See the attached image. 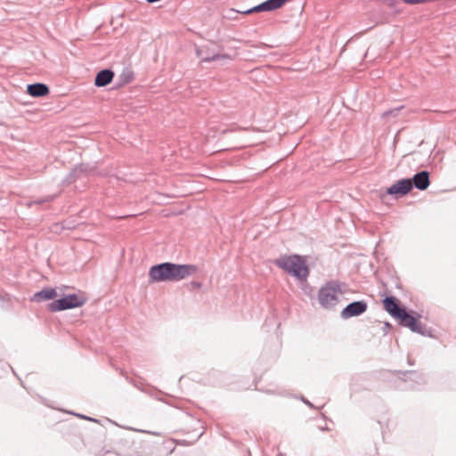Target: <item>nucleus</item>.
Here are the masks:
<instances>
[{
  "label": "nucleus",
  "instance_id": "9b49d317",
  "mask_svg": "<svg viewBox=\"0 0 456 456\" xmlns=\"http://www.w3.org/2000/svg\"><path fill=\"white\" fill-rule=\"evenodd\" d=\"M412 184L415 185V187L419 190H426L429 184H430V181H429V174L428 171H421L418 174H416L412 180Z\"/></svg>",
  "mask_w": 456,
  "mask_h": 456
},
{
  "label": "nucleus",
  "instance_id": "20e7f679",
  "mask_svg": "<svg viewBox=\"0 0 456 456\" xmlns=\"http://www.w3.org/2000/svg\"><path fill=\"white\" fill-rule=\"evenodd\" d=\"M86 302L84 297L72 294L68 295L61 299L55 300L49 305V309L52 312H58L66 309H71L83 305Z\"/></svg>",
  "mask_w": 456,
  "mask_h": 456
},
{
  "label": "nucleus",
  "instance_id": "f03ea898",
  "mask_svg": "<svg viewBox=\"0 0 456 456\" xmlns=\"http://www.w3.org/2000/svg\"><path fill=\"white\" fill-rule=\"evenodd\" d=\"M274 264L300 281H305L309 275L305 260L300 256H283L277 258Z\"/></svg>",
  "mask_w": 456,
  "mask_h": 456
},
{
  "label": "nucleus",
  "instance_id": "dca6fc26",
  "mask_svg": "<svg viewBox=\"0 0 456 456\" xmlns=\"http://www.w3.org/2000/svg\"><path fill=\"white\" fill-rule=\"evenodd\" d=\"M191 286L193 288L199 289V288H200L201 284L200 282H195L194 281V282H191Z\"/></svg>",
  "mask_w": 456,
  "mask_h": 456
},
{
  "label": "nucleus",
  "instance_id": "2eb2a0df",
  "mask_svg": "<svg viewBox=\"0 0 456 456\" xmlns=\"http://www.w3.org/2000/svg\"><path fill=\"white\" fill-rule=\"evenodd\" d=\"M27 93L33 97H41L48 94L49 87H27Z\"/></svg>",
  "mask_w": 456,
  "mask_h": 456
},
{
  "label": "nucleus",
  "instance_id": "1a4fd4ad",
  "mask_svg": "<svg viewBox=\"0 0 456 456\" xmlns=\"http://www.w3.org/2000/svg\"><path fill=\"white\" fill-rule=\"evenodd\" d=\"M383 306L384 309L396 320L401 317L402 314L405 310L399 306L397 300L393 297H386L383 300Z\"/></svg>",
  "mask_w": 456,
  "mask_h": 456
},
{
  "label": "nucleus",
  "instance_id": "9d476101",
  "mask_svg": "<svg viewBox=\"0 0 456 456\" xmlns=\"http://www.w3.org/2000/svg\"><path fill=\"white\" fill-rule=\"evenodd\" d=\"M276 6L274 4V3L273 2V0H267L255 7H252L250 9H248V10H244V11H236L234 9H231L229 11L230 13H242V14H250V13H253V12H270V11H273V10H276Z\"/></svg>",
  "mask_w": 456,
  "mask_h": 456
},
{
  "label": "nucleus",
  "instance_id": "0eeeda50",
  "mask_svg": "<svg viewBox=\"0 0 456 456\" xmlns=\"http://www.w3.org/2000/svg\"><path fill=\"white\" fill-rule=\"evenodd\" d=\"M412 189V182L411 179H402L397 181L392 186H390L387 192L390 195H395L396 197H402L406 195Z\"/></svg>",
  "mask_w": 456,
  "mask_h": 456
},
{
  "label": "nucleus",
  "instance_id": "f8f14e48",
  "mask_svg": "<svg viewBox=\"0 0 456 456\" xmlns=\"http://www.w3.org/2000/svg\"><path fill=\"white\" fill-rule=\"evenodd\" d=\"M114 72L110 69H102L95 77L94 86H107L111 83Z\"/></svg>",
  "mask_w": 456,
  "mask_h": 456
},
{
  "label": "nucleus",
  "instance_id": "423d86ee",
  "mask_svg": "<svg viewBox=\"0 0 456 456\" xmlns=\"http://www.w3.org/2000/svg\"><path fill=\"white\" fill-rule=\"evenodd\" d=\"M419 318L420 315L418 314L417 316H414L404 310L397 321L401 325L408 327L413 332L423 333L424 327L420 322Z\"/></svg>",
  "mask_w": 456,
  "mask_h": 456
},
{
  "label": "nucleus",
  "instance_id": "6e6552de",
  "mask_svg": "<svg viewBox=\"0 0 456 456\" xmlns=\"http://www.w3.org/2000/svg\"><path fill=\"white\" fill-rule=\"evenodd\" d=\"M367 309V305L362 301H357L349 304L341 312V316L344 319H347L353 316H357L364 313Z\"/></svg>",
  "mask_w": 456,
  "mask_h": 456
},
{
  "label": "nucleus",
  "instance_id": "39448f33",
  "mask_svg": "<svg viewBox=\"0 0 456 456\" xmlns=\"http://www.w3.org/2000/svg\"><path fill=\"white\" fill-rule=\"evenodd\" d=\"M196 54L202 61H217L220 65H224L232 60L229 54L210 53L208 47L196 48Z\"/></svg>",
  "mask_w": 456,
  "mask_h": 456
},
{
  "label": "nucleus",
  "instance_id": "f3484780",
  "mask_svg": "<svg viewBox=\"0 0 456 456\" xmlns=\"http://www.w3.org/2000/svg\"><path fill=\"white\" fill-rule=\"evenodd\" d=\"M27 86H45V84H43V83L36 82V83H30V84H28Z\"/></svg>",
  "mask_w": 456,
  "mask_h": 456
},
{
  "label": "nucleus",
  "instance_id": "a211bd4d",
  "mask_svg": "<svg viewBox=\"0 0 456 456\" xmlns=\"http://www.w3.org/2000/svg\"><path fill=\"white\" fill-rule=\"evenodd\" d=\"M109 453H110V454H113V455L117 456V454H116V453H114V452H109V451L103 452H102V453H101L99 456H106V455H107V454H109Z\"/></svg>",
  "mask_w": 456,
  "mask_h": 456
},
{
  "label": "nucleus",
  "instance_id": "7ed1b4c3",
  "mask_svg": "<svg viewBox=\"0 0 456 456\" xmlns=\"http://www.w3.org/2000/svg\"><path fill=\"white\" fill-rule=\"evenodd\" d=\"M343 291L335 281L327 282L318 292V299L322 307L326 309L334 308L339 302Z\"/></svg>",
  "mask_w": 456,
  "mask_h": 456
},
{
  "label": "nucleus",
  "instance_id": "ddd939ff",
  "mask_svg": "<svg viewBox=\"0 0 456 456\" xmlns=\"http://www.w3.org/2000/svg\"><path fill=\"white\" fill-rule=\"evenodd\" d=\"M57 293L54 289L47 288L44 289L41 291L34 294L31 300L35 302H41L45 300L53 299L56 297Z\"/></svg>",
  "mask_w": 456,
  "mask_h": 456
},
{
  "label": "nucleus",
  "instance_id": "f257e3e1",
  "mask_svg": "<svg viewBox=\"0 0 456 456\" xmlns=\"http://www.w3.org/2000/svg\"><path fill=\"white\" fill-rule=\"evenodd\" d=\"M197 271V266L193 265L163 263L152 266L149 271V277L152 282L178 281L194 274Z\"/></svg>",
  "mask_w": 456,
  "mask_h": 456
},
{
  "label": "nucleus",
  "instance_id": "4468645a",
  "mask_svg": "<svg viewBox=\"0 0 456 456\" xmlns=\"http://www.w3.org/2000/svg\"><path fill=\"white\" fill-rule=\"evenodd\" d=\"M118 86H126L127 84L134 82V73L131 68H124L121 73L118 75Z\"/></svg>",
  "mask_w": 456,
  "mask_h": 456
}]
</instances>
